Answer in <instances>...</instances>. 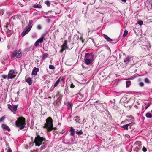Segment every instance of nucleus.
<instances>
[{"mask_svg": "<svg viewBox=\"0 0 152 152\" xmlns=\"http://www.w3.org/2000/svg\"><path fill=\"white\" fill-rule=\"evenodd\" d=\"M15 124L17 127L19 128L18 131L22 130L26 127L25 118L23 117H19L16 121Z\"/></svg>", "mask_w": 152, "mask_h": 152, "instance_id": "1", "label": "nucleus"}, {"mask_svg": "<svg viewBox=\"0 0 152 152\" xmlns=\"http://www.w3.org/2000/svg\"><path fill=\"white\" fill-rule=\"evenodd\" d=\"M34 141L36 146H39L41 145H46L47 144L45 138L41 137L39 135H37L35 137Z\"/></svg>", "mask_w": 152, "mask_h": 152, "instance_id": "2", "label": "nucleus"}, {"mask_svg": "<svg viewBox=\"0 0 152 152\" xmlns=\"http://www.w3.org/2000/svg\"><path fill=\"white\" fill-rule=\"evenodd\" d=\"M53 120L50 117H48L46 120V123L44 124V128L46 129L48 131L52 130L53 129Z\"/></svg>", "mask_w": 152, "mask_h": 152, "instance_id": "3", "label": "nucleus"}, {"mask_svg": "<svg viewBox=\"0 0 152 152\" xmlns=\"http://www.w3.org/2000/svg\"><path fill=\"white\" fill-rule=\"evenodd\" d=\"M33 22V21L32 20L29 21L28 26L25 28L24 31L21 33L22 36H24L26 35L30 31L32 27V25H31V24Z\"/></svg>", "mask_w": 152, "mask_h": 152, "instance_id": "4", "label": "nucleus"}, {"mask_svg": "<svg viewBox=\"0 0 152 152\" xmlns=\"http://www.w3.org/2000/svg\"><path fill=\"white\" fill-rule=\"evenodd\" d=\"M8 107L12 112H13L14 114H15V111L17 110L18 105H11L9 104H7Z\"/></svg>", "mask_w": 152, "mask_h": 152, "instance_id": "5", "label": "nucleus"}, {"mask_svg": "<svg viewBox=\"0 0 152 152\" xmlns=\"http://www.w3.org/2000/svg\"><path fill=\"white\" fill-rule=\"evenodd\" d=\"M13 57L15 56L17 58H20L22 56L21 51L20 50H18L17 52L15 51L12 54Z\"/></svg>", "mask_w": 152, "mask_h": 152, "instance_id": "6", "label": "nucleus"}, {"mask_svg": "<svg viewBox=\"0 0 152 152\" xmlns=\"http://www.w3.org/2000/svg\"><path fill=\"white\" fill-rule=\"evenodd\" d=\"M94 55L92 53H86L85 54V58L92 59L94 60Z\"/></svg>", "mask_w": 152, "mask_h": 152, "instance_id": "7", "label": "nucleus"}, {"mask_svg": "<svg viewBox=\"0 0 152 152\" xmlns=\"http://www.w3.org/2000/svg\"><path fill=\"white\" fill-rule=\"evenodd\" d=\"M66 105L68 110L72 109L73 106V104L72 102H66Z\"/></svg>", "mask_w": 152, "mask_h": 152, "instance_id": "8", "label": "nucleus"}, {"mask_svg": "<svg viewBox=\"0 0 152 152\" xmlns=\"http://www.w3.org/2000/svg\"><path fill=\"white\" fill-rule=\"evenodd\" d=\"M14 73V71L13 70H10L8 74L7 79H10L12 78L13 77H12V75Z\"/></svg>", "mask_w": 152, "mask_h": 152, "instance_id": "9", "label": "nucleus"}, {"mask_svg": "<svg viewBox=\"0 0 152 152\" xmlns=\"http://www.w3.org/2000/svg\"><path fill=\"white\" fill-rule=\"evenodd\" d=\"M39 69L38 68L35 67L33 70L31 75H32L36 76L37 75V72L39 71Z\"/></svg>", "mask_w": 152, "mask_h": 152, "instance_id": "10", "label": "nucleus"}, {"mask_svg": "<svg viewBox=\"0 0 152 152\" xmlns=\"http://www.w3.org/2000/svg\"><path fill=\"white\" fill-rule=\"evenodd\" d=\"M64 79L63 78H61V77H60L55 82V83L53 86L54 87H56L58 86L60 82L61 81H63Z\"/></svg>", "mask_w": 152, "mask_h": 152, "instance_id": "11", "label": "nucleus"}, {"mask_svg": "<svg viewBox=\"0 0 152 152\" xmlns=\"http://www.w3.org/2000/svg\"><path fill=\"white\" fill-rule=\"evenodd\" d=\"M1 127L4 130H7L8 131H10V129L9 127L7 126L4 124H3L2 125Z\"/></svg>", "mask_w": 152, "mask_h": 152, "instance_id": "12", "label": "nucleus"}, {"mask_svg": "<svg viewBox=\"0 0 152 152\" xmlns=\"http://www.w3.org/2000/svg\"><path fill=\"white\" fill-rule=\"evenodd\" d=\"M94 60H92V59L86 58L85 59V63L87 65L90 64L91 62H92Z\"/></svg>", "mask_w": 152, "mask_h": 152, "instance_id": "13", "label": "nucleus"}, {"mask_svg": "<svg viewBox=\"0 0 152 152\" xmlns=\"http://www.w3.org/2000/svg\"><path fill=\"white\" fill-rule=\"evenodd\" d=\"M131 57L128 56H126V58L124 60V62L127 64L131 61Z\"/></svg>", "mask_w": 152, "mask_h": 152, "instance_id": "14", "label": "nucleus"}, {"mask_svg": "<svg viewBox=\"0 0 152 152\" xmlns=\"http://www.w3.org/2000/svg\"><path fill=\"white\" fill-rule=\"evenodd\" d=\"M103 36L104 38L108 41L111 42L113 41V40L106 34H104Z\"/></svg>", "mask_w": 152, "mask_h": 152, "instance_id": "15", "label": "nucleus"}, {"mask_svg": "<svg viewBox=\"0 0 152 152\" xmlns=\"http://www.w3.org/2000/svg\"><path fill=\"white\" fill-rule=\"evenodd\" d=\"M67 42L66 40H65L63 44V45L61 46V48H63L65 49H68V48L67 46Z\"/></svg>", "mask_w": 152, "mask_h": 152, "instance_id": "16", "label": "nucleus"}, {"mask_svg": "<svg viewBox=\"0 0 152 152\" xmlns=\"http://www.w3.org/2000/svg\"><path fill=\"white\" fill-rule=\"evenodd\" d=\"M70 131L71 132L70 133V135L71 136H74L75 134V130L72 127H70Z\"/></svg>", "mask_w": 152, "mask_h": 152, "instance_id": "17", "label": "nucleus"}, {"mask_svg": "<svg viewBox=\"0 0 152 152\" xmlns=\"http://www.w3.org/2000/svg\"><path fill=\"white\" fill-rule=\"evenodd\" d=\"M130 124L131 123H130L124 125L122 126V127L123 128L124 130H127L128 129V126L130 125Z\"/></svg>", "mask_w": 152, "mask_h": 152, "instance_id": "18", "label": "nucleus"}, {"mask_svg": "<svg viewBox=\"0 0 152 152\" xmlns=\"http://www.w3.org/2000/svg\"><path fill=\"white\" fill-rule=\"evenodd\" d=\"M26 81L28 83L29 85H31L32 84V80L30 78H28L26 79Z\"/></svg>", "mask_w": 152, "mask_h": 152, "instance_id": "19", "label": "nucleus"}, {"mask_svg": "<svg viewBox=\"0 0 152 152\" xmlns=\"http://www.w3.org/2000/svg\"><path fill=\"white\" fill-rule=\"evenodd\" d=\"M145 116L147 118H150L152 117L151 113L149 112H148L146 113Z\"/></svg>", "mask_w": 152, "mask_h": 152, "instance_id": "20", "label": "nucleus"}, {"mask_svg": "<svg viewBox=\"0 0 152 152\" xmlns=\"http://www.w3.org/2000/svg\"><path fill=\"white\" fill-rule=\"evenodd\" d=\"M59 102L58 99H57L53 103L54 105L56 106L59 105Z\"/></svg>", "mask_w": 152, "mask_h": 152, "instance_id": "21", "label": "nucleus"}, {"mask_svg": "<svg viewBox=\"0 0 152 152\" xmlns=\"http://www.w3.org/2000/svg\"><path fill=\"white\" fill-rule=\"evenodd\" d=\"M74 120L77 123L78 122L80 119V117L78 116H75L74 117Z\"/></svg>", "mask_w": 152, "mask_h": 152, "instance_id": "22", "label": "nucleus"}, {"mask_svg": "<svg viewBox=\"0 0 152 152\" xmlns=\"http://www.w3.org/2000/svg\"><path fill=\"white\" fill-rule=\"evenodd\" d=\"M126 87L128 88L131 85V82L130 80L127 81L126 82Z\"/></svg>", "mask_w": 152, "mask_h": 152, "instance_id": "23", "label": "nucleus"}, {"mask_svg": "<svg viewBox=\"0 0 152 152\" xmlns=\"http://www.w3.org/2000/svg\"><path fill=\"white\" fill-rule=\"evenodd\" d=\"M76 133L77 134L79 135L82 134H83V132L82 130H80L78 131H76Z\"/></svg>", "mask_w": 152, "mask_h": 152, "instance_id": "24", "label": "nucleus"}, {"mask_svg": "<svg viewBox=\"0 0 152 152\" xmlns=\"http://www.w3.org/2000/svg\"><path fill=\"white\" fill-rule=\"evenodd\" d=\"M44 39V37L42 36L40 38L38 39L37 41L39 42V43H41L42 42Z\"/></svg>", "mask_w": 152, "mask_h": 152, "instance_id": "25", "label": "nucleus"}, {"mask_svg": "<svg viewBox=\"0 0 152 152\" xmlns=\"http://www.w3.org/2000/svg\"><path fill=\"white\" fill-rule=\"evenodd\" d=\"M48 54L47 53L44 54L43 55L42 59H45L48 57Z\"/></svg>", "mask_w": 152, "mask_h": 152, "instance_id": "26", "label": "nucleus"}, {"mask_svg": "<svg viewBox=\"0 0 152 152\" xmlns=\"http://www.w3.org/2000/svg\"><path fill=\"white\" fill-rule=\"evenodd\" d=\"M34 7L35 8H40L42 7L41 5L39 4L35 5Z\"/></svg>", "mask_w": 152, "mask_h": 152, "instance_id": "27", "label": "nucleus"}, {"mask_svg": "<svg viewBox=\"0 0 152 152\" xmlns=\"http://www.w3.org/2000/svg\"><path fill=\"white\" fill-rule=\"evenodd\" d=\"M145 82L147 83H149L150 82V80L148 78H145Z\"/></svg>", "mask_w": 152, "mask_h": 152, "instance_id": "28", "label": "nucleus"}, {"mask_svg": "<svg viewBox=\"0 0 152 152\" xmlns=\"http://www.w3.org/2000/svg\"><path fill=\"white\" fill-rule=\"evenodd\" d=\"M59 93L58 94V95L59 96V97L57 99H58L59 101H60L62 98V95H61V94L59 95Z\"/></svg>", "mask_w": 152, "mask_h": 152, "instance_id": "29", "label": "nucleus"}, {"mask_svg": "<svg viewBox=\"0 0 152 152\" xmlns=\"http://www.w3.org/2000/svg\"><path fill=\"white\" fill-rule=\"evenodd\" d=\"M49 68L50 69L52 70H54L55 69L54 66L52 65H49Z\"/></svg>", "mask_w": 152, "mask_h": 152, "instance_id": "30", "label": "nucleus"}, {"mask_svg": "<svg viewBox=\"0 0 152 152\" xmlns=\"http://www.w3.org/2000/svg\"><path fill=\"white\" fill-rule=\"evenodd\" d=\"M45 4L48 7H49L50 5V3L49 1L47 0L45 1Z\"/></svg>", "mask_w": 152, "mask_h": 152, "instance_id": "31", "label": "nucleus"}, {"mask_svg": "<svg viewBox=\"0 0 152 152\" xmlns=\"http://www.w3.org/2000/svg\"><path fill=\"white\" fill-rule=\"evenodd\" d=\"M5 118V116H3L1 118H0V123L2 122Z\"/></svg>", "mask_w": 152, "mask_h": 152, "instance_id": "32", "label": "nucleus"}, {"mask_svg": "<svg viewBox=\"0 0 152 152\" xmlns=\"http://www.w3.org/2000/svg\"><path fill=\"white\" fill-rule=\"evenodd\" d=\"M128 33V31L127 30H125L124 33L123 34V36L125 37L126 36L127 34Z\"/></svg>", "mask_w": 152, "mask_h": 152, "instance_id": "33", "label": "nucleus"}, {"mask_svg": "<svg viewBox=\"0 0 152 152\" xmlns=\"http://www.w3.org/2000/svg\"><path fill=\"white\" fill-rule=\"evenodd\" d=\"M39 42L37 40L35 42L34 45L37 47L39 45Z\"/></svg>", "mask_w": 152, "mask_h": 152, "instance_id": "34", "label": "nucleus"}, {"mask_svg": "<svg viewBox=\"0 0 152 152\" xmlns=\"http://www.w3.org/2000/svg\"><path fill=\"white\" fill-rule=\"evenodd\" d=\"M137 23L140 26H141L143 24V22L141 20H140L137 22Z\"/></svg>", "mask_w": 152, "mask_h": 152, "instance_id": "35", "label": "nucleus"}, {"mask_svg": "<svg viewBox=\"0 0 152 152\" xmlns=\"http://www.w3.org/2000/svg\"><path fill=\"white\" fill-rule=\"evenodd\" d=\"M139 85L140 87H142L144 86V83L142 82H140L139 84Z\"/></svg>", "mask_w": 152, "mask_h": 152, "instance_id": "36", "label": "nucleus"}, {"mask_svg": "<svg viewBox=\"0 0 152 152\" xmlns=\"http://www.w3.org/2000/svg\"><path fill=\"white\" fill-rule=\"evenodd\" d=\"M37 28L38 30H41L42 29V27L40 24H39L37 25Z\"/></svg>", "mask_w": 152, "mask_h": 152, "instance_id": "37", "label": "nucleus"}, {"mask_svg": "<svg viewBox=\"0 0 152 152\" xmlns=\"http://www.w3.org/2000/svg\"><path fill=\"white\" fill-rule=\"evenodd\" d=\"M147 149L146 148L144 147H143L142 148V151L144 152H145L147 151Z\"/></svg>", "mask_w": 152, "mask_h": 152, "instance_id": "38", "label": "nucleus"}, {"mask_svg": "<svg viewBox=\"0 0 152 152\" xmlns=\"http://www.w3.org/2000/svg\"><path fill=\"white\" fill-rule=\"evenodd\" d=\"M46 145H43V146H41V148H40V150H42L43 149H44L45 148V146Z\"/></svg>", "mask_w": 152, "mask_h": 152, "instance_id": "39", "label": "nucleus"}, {"mask_svg": "<svg viewBox=\"0 0 152 152\" xmlns=\"http://www.w3.org/2000/svg\"><path fill=\"white\" fill-rule=\"evenodd\" d=\"M2 78L4 79H6V78H7V76L6 75H3L2 76Z\"/></svg>", "mask_w": 152, "mask_h": 152, "instance_id": "40", "label": "nucleus"}, {"mask_svg": "<svg viewBox=\"0 0 152 152\" xmlns=\"http://www.w3.org/2000/svg\"><path fill=\"white\" fill-rule=\"evenodd\" d=\"M30 47L25 48V51L27 52L29 51L30 50Z\"/></svg>", "mask_w": 152, "mask_h": 152, "instance_id": "41", "label": "nucleus"}, {"mask_svg": "<svg viewBox=\"0 0 152 152\" xmlns=\"http://www.w3.org/2000/svg\"><path fill=\"white\" fill-rule=\"evenodd\" d=\"M39 60H38V59L36 60V62H37V65L39 66L40 65V64H39Z\"/></svg>", "mask_w": 152, "mask_h": 152, "instance_id": "42", "label": "nucleus"}, {"mask_svg": "<svg viewBox=\"0 0 152 152\" xmlns=\"http://www.w3.org/2000/svg\"><path fill=\"white\" fill-rule=\"evenodd\" d=\"M62 49L60 50V53H62L64 50H65V49L63 48H62Z\"/></svg>", "mask_w": 152, "mask_h": 152, "instance_id": "43", "label": "nucleus"}, {"mask_svg": "<svg viewBox=\"0 0 152 152\" xmlns=\"http://www.w3.org/2000/svg\"><path fill=\"white\" fill-rule=\"evenodd\" d=\"M7 152H12V151L11 148H9L7 150Z\"/></svg>", "mask_w": 152, "mask_h": 152, "instance_id": "44", "label": "nucleus"}, {"mask_svg": "<svg viewBox=\"0 0 152 152\" xmlns=\"http://www.w3.org/2000/svg\"><path fill=\"white\" fill-rule=\"evenodd\" d=\"M150 104H148L147 105H146L145 107V109H147L150 106Z\"/></svg>", "mask_w": 152, "mask_h": 152, "instance_id": "45", "label": "nucleus"}, {"mask_svg": "<svg viewBox=\"0 0 152 152\" xmlns=\"http://www.w3.org/2000/svg\"><path fill=\"white\" fill-rule=\"evenodd\" d=\"M75 86L72 83L70 85V87L72 88H73Z\"/></svg>", "mask_w": 152, "mask_h": 152, "instance_id": "46", "label": "nucleus"}, {"mask_svg": "<svg viewBox=\"0 0 152 152\" xmlns=\"http://www.w3.org/2000/svg\"><path fill=\"white\" fill-rule=\"evenodd\" d=\"M135 78H136V77L135 76H134V77L130 78H129L128 79L132 80L134 79Z\"/></svg>", "mask_w": 152, "mask_h": 152, "instance_id": "47", "label": "nucleus"}, {"mask_svg": "<svg viewBox=\"0 0 152 152\" xmlns=\"http://www.w3.org/2000/svg\"><path fill=\"white\" fill-rule=\"evenodd\" d=\"M111 58H114L115 59H116V57L115 56H111Z\"/></svg>", "mask_w": 152, "mask_h": 152, "instance_id": "48", "label": "nucleus"}, {"mask_svg": "<svg viewBox=\"0 0 152 152\" xmlns=\"http://www.w3.org/2000/svg\"><path fill=\"white\" fill-rule=\"evenodd\" d=\"M45 18H48V17H46V16H44V17ZM53 16H49V17H48V18H52L53 17Z\"/></svg>", "mask_w": 152, "mask_h": 152, "instance_id": "49", "label": "nucleus"}, {"mask_svg": "<svg viewBox=\"0 0 152 152\" xmlns=\"http://www.w3.org/2000/svg\"><path fill=\"white\" fill-rule=\"evenodd\" d=\"M47 21L48 23H49L50 22L51 20L50 19H48L47 20Z\"/></svg>", "mask_w": 152, "mask_h": 152, "instance_id": "50", "label": "nucleus"}, {"mask_svg": "<svg viewBox=\"0 0 152 152\" xmlns=\"http://www.w3.org/2000/svg\"><path fill=\"white\" fill-rule=\"evenodd\" d=\"M121 1L124 2H126V0H121Z\"/></svg>", "mask_w": 152, "mask_h": 152, "instance_id": "51", "label": "nucleus"}, {"mask_svg": "<svg viewBox=\"0 0 152 152\" xmlns=\"http://www.w3.org/2000/svg\"><path fill=\"white\" fill-rule=\"evenodd\" d=\"M6 146L7 147L8 146H9V144L8 143H6Z\"/></svg>", "mask_w": 152, "mask_h": 152, "instance_id": "52", "label": "nucleus"}, {"mask_svg": "<svg viewBox=\"0 0 152 152\" xmlns=\"http://www.w3.org/2000/svg\"><path fill=\"white\" fill-rule=\"evenodd\" d=\"M70 139H71V141L72 142H73L74 141V140H73V138H71Z\"/></svg>", "mask_w": 152, "mask_h": 152, "instance_id": "53", "label": "nucleus"}, {"mask_svg": "<svg viewBox=\"0 0 152 152\" xmlns=\"http://www.w3.org/2000/svg\"><path fill=\"white\" fill-rule=\"evenodd\" d=\"M1 41V37H0V42Z\"/></svg>", "mask_w": 152, "mask_h": 152, "instance_id": "54", "label": "nucleus"}, {"mask_svg": "<svg viewBox=\"0 0 152 152\" xmlns=\"http://www.w3.org/2000/svg\"><path fill=\"white\" fill-rule=\"evenodd\" d=\"M49 12V11H48V12H46V14H48V12Z\"/></svg>", "mask_w": 152, "mask_h": 152, "instance_id": "55", "label": "nucleus"}, {"mask_svg": "<svg viewBox=\"0 0 152 152\" xmlns=\"http://www.w3.org/2000/svg\"><path fill=\"white\" fill-rule=\"evenodd\" d=\"M82 42L83 43V42H84V41H83V40H82Z\"/></svg>", "mask_w": 152, "mask_h": 152, "instance_id": "56", "label": "nucleus"}, {"mask_svg": "<svg viewBox=\"0 0 152 152\" xmlns=\"http://www.w3.org/2000/svg\"><path fill=\"white\" fill-rule=\"evenodd\" d=\"M66 144H70V143L69 142H67V143H66Z\"/></svg>", "mask_w": 152, "mask_h": 152, "instance_id": "57", "label": "nucleus"}, {"mask_svg": "<svg viewBox=\"0 0 152 152\" xmlns=\"http://www.w3.org/2000/svg\"><path fill=\"white\" fill-rule=\"evenodd\" d=\"M98 102V101H96V102H95V103H96V102Z\"/></svg>", "mask_w": 152, "mask_h": 152, "instance_id": "58", "label": "nucleus"}, {"mask_svg": "<svg viewBox=\"0 0 152 152\" xmlns=\"http://www.w3.org/2000/svg\"><path fill=\"white\" fill-rule=\"evenodd\" d=\"M151 6L152 7V4H151Z\"/></svg>", "mask_w": 152, "mask_h": 152, "instance_id": "59", "label": "nucleus"}, {"mask_svg": "<svg viewBox=\"0 0 152 152\" xmlns=\"http://www.w3.org/2000/svg\"><path fill=\"white\" fill-rule=\"evenodd\" d=\"M6 27H8L7 25V26H6Z\"/></svg>", "mask_w": 152, "mask_h": 152, "instance_id": "60", "label": "nucleus"}, {"mask_svg": "<svg viewBox=\"0 0 152 152\" xmlns=\"http://www.w3.org/2000/svg\"><path fill=\"white\" fill-rule=\"evenodd\" d=\"M59 125H60L61 124H58Z\"/></svg>", "mask_w": 152, "mask_h": 152, "instance_id": "61", "label": "nucleus"}, {"mask_svg": "<svg viewBox=\"0 0 152 152\" xmlns=\"http://www.w3.org/2000/svg\"><path fill=\"white\" fill-rule=\"evenodd\" d=\"M151 112L152 113V110H151Z\"/></svg>", "mask_w": 152, "mask_h": 152, "instance_id": "62", "label": "nucleus"}, {"mask_svg": "<svg viewBox=\"0 0 152 152\" xmlns=\"http://www.w3.org/2000/svg\"><path fill=\"white\" fill-rule=\"evenodd\" d=\"M49 98H50V97H49Z\"/></svg>", "mask_w": 152, "mask_h": 152, "instance_id": "63", "label": "nucleus"}, {"mask_svg": "<svg viewBox=\"0 0 152 152\" xmlns=\"http://www.w3.org/2000/svg\"><path fill=\"white\" fill-rule=\"evenodd\" d=\"M151 116H152V117H151V118H152V115H151Z\"/></svg>", "mask_w": 152, "mask_h": 152, "instance_id": "64", "label": "nucleus"}]
</instances>
